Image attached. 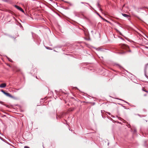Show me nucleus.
Wrapping results in <instances>:
<instances>
[{
  "instance_id": "obj_1",
  "label": "nucleus",
  "mask_w": 148,
  "mask_h": 148,
  "mask_svg": "<svg viewBox=\"0 0 148 148\" xmlns=\"http://www.w3.org/2000/svg\"><path fill=\"white\" fill-rule=\"evenodd\" d=\"M120 45L121 48L123 49L127 50L129 48V47L127 45L124 44H121Z\"/></svg>"
},
{
  "instance_id": "obj_2",
  "label": "nucleus",
  "mask_w": 148,
  "mask_h": 148,
  "mask_svg": "<svg viewBox=\"0 0 148 148\" xmlns=\"http://www.w3.org/2000/svg\"><path fill=\"white\" fill-rule=\"evenodd\" d=\"M1 91L3 93H4V94H5L6 96L10 97L12 98H14V97L13 96H12L11 95H10V93L6 92H5L3 90H1Z\"/></svg>"
},
{
  "instance_id": "obj_3",
  "label": "nucleus",
  "mask_w": 148,
  "mask_h": 148,
  "mask_svg": "<svg viewBox=\"0 0 148 148\" xmlns=\"http://www.w3.org/2000/svg\"><path fill=\"white\" fill-rule=\"evenodd\" d=\"M14 7L16 9H17L19 10L20 11L22 12H24V11L23 10L21 7H19V6H18V5H14Z\"/></svg>"
},
{
  "instance_id": "obj_4",
  "label": "nucleus",
  "mask_w": 148,
  "mask_h": 148,
  "mask_svg": "<svg viewBox=\"0 0 148 148\" xmlns=\"http://www.w3.org/2000/svg\"><path fill=\"white\" fill-rule=\"evenodd\" d=\"M6 86L5 83H2L0 85V87L1 88H4L6 87Z\"/></svg>"
},
{
  "instance_id": "obj_5",
  "label": "nucleus",
  "mask_w": 148,
  "mask_h": 148,
  "mask_svg": "<svg viewBox=\"0 0 148 148\" xmlns=\"http://www.w3.org/2000/svg\"><path fill=\"white\" fill-rule=\"evenodd\" d=\"M122 14L123 16L126 17L127 18H128L129 17H130V16L129 15L126 14L122 13Z\"/></svg>"
},
{
  "instance_id": "obj_6",
  "label": "nucleus",
  "mask_w": 148,
  "mask_h": 148,
  "mask_svg": "<svg viewBox=\"0 0 148 148\" xmlns=\"http://www.w3.org/2000/svg\"><path fill=\"white\" fill-rule=\"evenodd\" d=\"M74 109H75L74 108H69L68 109V111H69V112L72 111H73V110H74Z\"/></svg>"
},
{
  "instance_id": "obj_7",
  "label": "nucleus",
  "mask_w": 148,
  "mask_h": 148,
  "mask_svg": "<svg viewBox=\"0 0 148 148\" xmlns=\"http://www.w3.org/2000/svg\"><path fill=\"white\" fill-rule=\"evenodd\" d=\"M142 90H143V91H144L146 92L147 93H148V91L145 88H143L142 89Z\"/></svg>"
},
{
  "instance_id": "obj_8",
  "label": "nucleus",
  "mask_w": 148,
  "mask_h": 148,
  "mask_svg": "<svg viewBox=\"0 0 148 148\" xmlns=\"http://www.w3.org/2000/svg\"><path fill=\"white\" fill-rule=\"evenodd\" d=\"M148 63L146 64L145 66V70H146L147 68H148Z\"/></svg>"
},
{
  "instance_id": "obj_9",
  "label": "nucleus",
  "mask_w": 148,
  "mask_h": 148,
  "mask_svg": "<svg viewBox=\"0 0 148 148\" xmlns=\"http://www.w3.org/2000/svg\"><path fill=\"white\" fill-rule=\"evenodd\" d=\"M97 14L99 16V17L103 19V17L98 13H97Z\"/></svg>"
},
{
  "instance_id": "obj_10",
  "label": "nucleus",
  "mask_w": 148,
  "mask_h": 148,
  "mask_svg": "<svg viewBox=\"0 0 148 148\" xmlns=\"http://www.w3.org/2000/svg\"><path fill=\"white\" fill-rule=\"evenodd\" d=\"M116 65L117 66H119L120 68L121 67V66H120L119 64H116Z\"/></svg>"
},
{
  "instance_id": "obj_11",
  "label": "nucleus",
  "mask_w": 148,
  "mask_h": 148,
  "mask_svg": "<svg viewBox=\"0 0 148 148\" xmlns=\"http://www.w3.org/2000/svg\"><path fill=\"white\" fill-rule=\"evenodd\" d=\"M98 6L99 7V8L100 10V11H102V9H101V8H100V5L99 4H98Z\"/></svg>"
},
{
  "instance_id": "obj_12",
  "label": "nucleus",
  "mask_w": 148,
  "mask_h": 148,
  "mask_svg": "<svg viewBox=\"0 0 148 148\" xmlns=\"http://www.w3.org/2000/svg\"><path fill=\"white\" fill-rule=\"evenodd\" d=\"M24 148H30L27 146H26L24 147Z\"/></svg>"
},
{
  "instance_id": "obj_13",
  "label": "nucleus",
  "mask_w": 148,
  "mask_h": 148,
  "mask_svg": "<svg viewBox=\"0 0 148 148\" xmlns=\"http://www.w3.org/2000/svg\"><path fill=\"white\" fill-rule=\"evenodd\" d=\"M46 48L47 49H50V47H46Z\"/></svg>"
},
{
  "instance_id": "obj_14",
  "label": "nucleus",
  "mask_w": 148,
  "mask_h": 148,
  "mask_svg": "<svg viewBox=\"0 0 148 148\" xmlns=\"http://www.w3.org/2000/svg\"><path fill=\"white\" fill-rule=\"evenodd\" d=\"M20 71V70L19 69H18V70L16 71H17V72H18V71Z\"/></svg>"
},
{
  "instance_id": "obj_15",
  "label": "nucleus",
  "mask_w": 148,
  "mask_h": 148,
  "mask_svg": "<svg viewBox=\"0 0 148 148\" xmlns=\"http://www.w3.org/2000/svg\"><path fill=\"white\" fill-rule=\"evenodd\" d=\"M137 17V18H138V19H140V18H139L138 16H136Z\"/></svg>"
},
{
  "instance_id": "obj_16",
  "label": "nucleus",
  "mask_w": 148,
  "mask_h": 148,
  "mask_svg": "<svg viewBox=\"0 0 148 148\" xmlns=\"http://www.w3.org/2000/svg\"><path fill=\"white\" fill-rule=\"evenodd\" d=\"M9 60V61H10V62H12V60Z\"/></svg>"
},
{
  "instance_id": "obj_17",
  "label": "nucleus",
  "mask_w": 148,
  "mask_h": 148,
  "mask_svg": "<svg viewBox=\"0 0 148 148\" xmlns=\"http://www.w3.org/2000/svg\"><path fill=\"white\" fill-rule=\"evenodd\" d=\"M144 96H146L147 95L145 94L144 95Z\"/></svg>"
},
{
  "instance_id": "obj_18",
  "label": "nucleus",
  "mask_w": 148,
  "mask_h": 148,
  "mask_svg": "<svg viewBox=\"0 0 148 148\" xmlns=\"http://www.w3.org/2000/svg\"><path fill=\"white\" fill-rule=\"evenodd\" d=\"M126 102V103H127L128 104H129V103L128 102Z\"/></svg>"
},
{
  "instance_id": "obj_19",
  "label": "nucleus",
  "mask_w": 148,
  "mask_h": 148,
  "mask_svg": "<svg viewBox=\"0 0 148 148\" xmlns=\"http://www.w3.org/2000/svg\"><path fill=\"white\" fill-rule=\"evenodd\" d=\"M129 52H130V51H130V50H129Z\"/></svg>"
},
{
  "instance_id": "obj_20",
  "label": "nucleus",
  "mask_w": 148,
  "mask_h": 148,
  "mask_svg": "<svg viewBox=\"0 0 148 148\" xmlns=\"http://www.w3.org/2000/svg\"><path fill=\"white\" fill-rule=\"evenodd\" d=\"M2 101H0V103H2Z\"/></svg>"
},
{
  "instance_id": "obj_21",
  "label": "nucleus",
  "mask_w": 148,
  "mask_h": 148,
  "mask_svg": "<svg viewBox=\"0 0 148 148\" xmlns=\"http://www.w3.org/2000/svg\"><path fill=\"white\" fill-rule=\"evenodd\" d=\"M0 139H1V137H0Z\"/></svg>"
}]
</instances>
